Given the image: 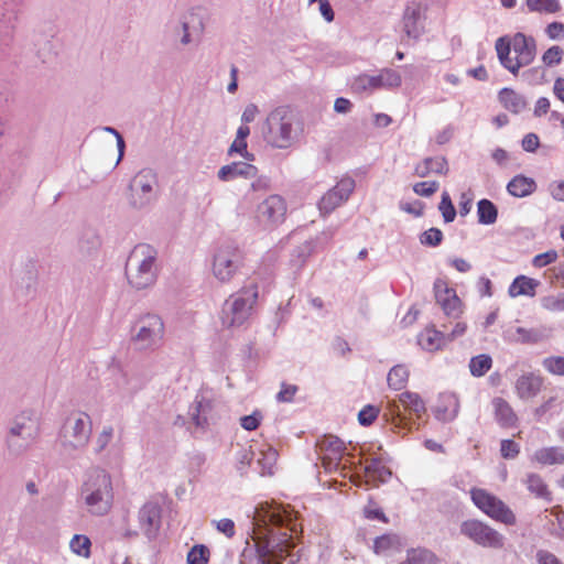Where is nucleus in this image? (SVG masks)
I'll return each mask as SVG.
<instances>
[{"instance_id":"nucleus-1","label":"nucleus","mask_w":564,"mask_h":564,"mask_svg":"<svg viewBox=\"0 0 564 564\" xmlns=\"http://www.w3.org/2000/svg\"><path fill=\"white\" fill-rule=\"evenodd\" d=\"M261 517L263 521L274 527H285L291 533L283 532L282 538L275 541L270 536L267 541L256 543V552L249 557L247 564H281L295 546L293 533L297 532V523L292 514L281 507H269L263 510Z\"/></svg>"},{"instance_id":"nucleus-2","label":"nucleus","mask_w":564,"mask_h":564,"mask_svg":"<svg viewBox=\"0 0 564 564\" xmlns=\"http://www.w3.org/2000/svg\"><path fill=\"white\" fill-rule=\"evenodd\" d=\"M495 48L501 65L513 75L530 65L536 54V43L533 37L518 32L512 37L500 36Z\"/></svg>"},{"instance_id":"nucleus-3","label":"nucleus","mask_w":564,"mask_h":564,"mask_svg":"<svg viewBox=\"0 0 564 564\" xmlns=\"http://www.w3.org/2000/svg\"><path fill=\"white\" fill-rule=\"evenodd\" d=\"M85 505L94 516L107 514L113 501V488L110 475L101 469L93 470L82 490Z\"/></svg>"},{"instance_id":"nucleus-4","label":"nucleus","mask_w":564,"mask_h":564,"mask_svg":"<svg viewBox=\"0 0 564 564\" xmlns=\"http://www.w3.org/2000/svg\"><path fill=\"white\" fill-rule=\"evenodd\" d=\"M295 115L288 107H278L267 117L262 129L268 144L278 149H288L294 141Z\"/></svg>"},{"instance_id":"nucleus-5","label":"nucleus","mask_w":564,"mask_h":564,"mask_svg":"<svg viewBox=\"0 0 564 564\" xmlns=\"http://www.w3.org/2000/svg\"><path fill=\"white\" fill-rule=\"evenodd\" d=\"M156 251L147 243H140L131 251L126 274L129 283L138 290L145 289L155 281L154 262Z\"/></svg>"},{"instance_id":"nucleus-6","label":"nucleus","mask_w":564,"mask_h":564,"mask_svg":"<svg viewBox=\"0 0 564 564\" xmlns=\"http://www.w3.org/2000/svg\"><path fill=\"white\" fill-rule=\"evenodd\" d=\"M258 300V285L252 283L231 295L223 305L220 321L227 329L242 326L251 315V310Z\"/></svg>"},{"instance_id":"nucleus-7","label":"nucleus","mask_w":564,"mask_h":564,"mask_svg":"<svg viewBox=\"0 0 564 564\" xmlns=\"http://www.w3.org/2000/svg\"><path fill=\"white\" fill-rule=\"evenodd\" d=\"M473 503L487 517L508 527L517 524L513 510L499 497L479 487L469 490Z\"/></svg>"},{"instance_id":"nucleus-8","label":"nucleus","mask_w":564,"mask_h":564,"mask_svg":"<svg viewBox=\"0 0 564 564\" xmlns=\"http://www.w3.org/2000/svg\"><path fill=\"white\" fill-rule=\"evenodd\" d=\"M473 503L487 517L508 527L517 524L513 510L499 497L479 487L469 490Z\"/></svg>"},{"instance_id":"nucleus-9","label":"nucleus","mask_w":564,"mask_h":564,"mask_svg":"<svg viewBox=\"0 0 564 564\" xmlns=\"http://www.w3.org/2000/svg\"><path fill=\"white\" fill-rule=\"evenodd\" d=\"M165 325L156 314L142 315L134 324L132 341L141 349H154L164 338Z\"/></svg>"},{"instance_id":"nucleus-10","label":"nucleus","mask_w":564,"mask_h":564,"mask_svg":"<svg viewBox=\"0 0 564 564\" xmlns=\"http://www.w3.org/2000/svg\"><path fill=\"white\" fill-rule=\"evenodd\" d=\"M460 533L482 547L502 549L505 546L503 535L477 519L464 521L460 525Z\"/></svg>"},{"instance_id":"nucleus-11","label":"nucleus","mask_w":564,"mask_h":564,"mask_svg":"<svg viewBox=\"0 0 564 564\" xmlns=\"http://www.w3.org/2000/svg\"><path fill=\"white\" fill-rule=\"evenodd\" d=\"M243 256L236 246L220 247L213 262V273L221 282L229 281L242 264Z\"/></svg>"},{"instance_id":"nucleus-12","label":"nucleus","mask_w":564,"mask_h":564,"mask_svg":"<svg viewBox=\"0 0 564 564\" xmlns=\"http://www.w3.org/2000/svg\"><path fill=\"white\" fill-rule=\"evenodd\" d=\"M316 445L325 470L329 473L337 470L347 451L344 441L335 435H324Z\"/></svg>"},{"instance_id":"nucleus-13","label":"nucleus","mask_w":564,"mask_h":564,"mask_svg":"<svg viewBox=\"0 0 564 564\" xmlns=\"http://www.w3.org/2000/svg\"><path fill=\"white\" fill-rule=\"evenodd\" d=\"M91 434V420L84 412L70 414L65 423V440L73 447L85 446Z\"/></svg>"},{"instance_id":"nucleus-14","label":"nucleus","mask_w":564,"mask_h":564,"mask_svg":"<svg viewBox=\"0 0 564 564\" xmlns=\"http://www.w3.org/2000/svg\"><path fill=\"white\" fill-rule=\"evenodd\" d=\"M355 189V181L344 177L327 191L318 202V209L323 216H327L348 200Z\"/></svg>"},{"instance_id":"nucleus-15","label":"nucleus","mask_w":564,"mask_h":564,"mask_svg":"<svg viewBox=\"0 0 564 564\" xmlns=\"http://www.w3.org/2000/svg\"><path fill=\"white\" fill-rule=\"evenodd\" d=\"M436 303L441 306L446 316L458 318L464 312V305L457 296L456 291L445 280L437 279L434 282Z\"/></svg>"},{"instance_id":"nucleus-16","label":"nucleus","mask_w":564,"mask_h":564,"mask_svg":"<svg viewBox=\"0 0 564 564\" xmlns=\"http://www.w3.org/2000/svg\"><path fill=\"white\" fill-rule=\"evenodd\" d=\"M286 203L280 195H271L258 207L260 220L268 227L281 225L286 215Z\"/></svg>"},{"instance_id":"nucleus-17","label":"nucleus","mask_w":564,"mask_h":564,"mask_svg":"<svg viewBox=\"0 0 564 564\" xmlns=\"http://www.w3.org/2000/svg\"><path fill=\"white\" fill-rule=\"evenodd\" d=\"M427 7L421 2H411L403 13V30L409 37L417 39L424 31L423 21Z\"/></svg>"},{"instance_id":"nucleus-18","label":"nucleus","mask_w":564,"mask_h":564,"mask_svg":"<svg viewBox=\"0 0 564 564\" xmlns=\"http://www.w3.org/2000/svg\"><path fill=\"white\" fill-rule=\"evenodd\" d=\"M544 386V378L534 372L521 375L514 384L517 395L522 400L535 398Z\"/></svg>"},{"instance_id":"nucleus-19","label":"nucleus","mask_w":564,"mask_h":564,"mask_svg":"<svg viewBox=\"0 0 564 564\" xmlns=\"http://www.w3.org/2000/svg\"><path fill=\"white\" fill-rule=\"evenodd\" d=\"M154 182L155 178L151 172L142 171L134 176L130 184L133 205L142 206L149 200V195L152 193Z\"/></svg>"},{"instance_id":"nucleus-20","label":"nucleus","mask_w":564,"mask_h":564,"mask_svg":"<svg viewBox=\"0 0 564 564\" xmlns=\"http://www.w3.org/2000/svg\"><path fill=\"white\" fill-rule=\"evenodd\" d=\"M448 343V337L441 330L436 329L434 325L426 326L417 335V344L422 349L434 352L443 349Z\"/></svg>"},{"instance_id":"nucleus-21","label":"nucleus","mask_w":564,"mask_h":564,"mask_svg":"<svg viewBox=\"0 0 564 564\" xmlns=\"http://www.w3.org/2000/svg\"><path fill=\"white\" fill-rule=\"evenodd\" d=\"M494 415L497 423L503 429L517 426L518 416L510 403L501 397H496L491 401Z\"/></svg>"},{"instance_id":"nucleus-22","label":"nucleus","mask_w":564,"mask_h":564,"mask_svg":"<svg viewBox=\"0 0 564 564\" xmlns=\"http://www.w3.org/2000/svg\"><path fill=\"white\" fill-rule=\"evenodd\" d=\"M459 411V400L454 393H442L435 408V416L442 421L454 420Z\"/></svg>"},{"instance_id":"nucleus-23","label":"nucleus","mask_w":564,"mask_h":564,"mask_svg":"<svg viewBox=\"0 0 564 564\" xmlns=\"http://www.w3.org/2000/svg\"><path fill=\"white\" fill-rule=\"evenodd\" d=\"M538 188L536 182L532 177L523 174L513 176L507 184L508 193L517 198L532 195Z\"/></svg>"},{"instance_id":"nucleus-24","label":"nucleus","mask_w":564,"mask_h":564,"mask_svg":"<svg viewBox=\"0 0 564 564\" xmlns=\"http://www.w3.org/2000/svg\"><path fill=\"white\" fill-rule=\"evenodd\" d=\"M140 530L147 535L152 536L159 527L160 512L155 506L145 505L139 510Z\"/></svg>"},{"instance_id":"nucleus-25","label":"nucleus","mask_w":564,"mask_h":564,"mask_svg":"<svg viewBox=\"0 0 564 564\" xmlns=\"http://www.w3.org/2000/svg\"><path fill=\"white\" fill-rule=\"evenodd\" d=\"M531 460L542 466L564 464V448L561 446L539 448L532 455Z\"/></svg>"},{"instance_id":"nucleus-26","label":"nucleus","mask_w":564,"mask_h":564,"mask_svg":"<svg viewBox=\"0 0 564 564\" xmlns=\"http://www.w3.org/2000/svg\"><path fill=\"white\" fill-rule=\"evenodd\" d=\"M258 173V169L249 163H231L228 165H224L218 171V177L221 181H229L238 176L243 177H254Z\"/></svg>"},{"instance_id":"nucleus-27","label":"nucleus","mask_w":564,"mask_h":564,"mask_svg":"<svg viewBox=\"0 0 564 564\" xmlns=\"http://www.w3.org/2000/svg\"><path fill=\"white\" fill-rule=\"evenodd\" d=\"M538 286L539 281L527 275H518L509 285L508 294L510 297H518L522 295L532 297L535 295Z\"/></svg>"},{"instance_id":"nucleus-28","label":"nucleus","mask_w":564,"mask_h":564,"mask_svg":"<svg viewBox=\"0 0 564 564\" xmlns=\"http://www.w3.org/2000/svg\"><path fill=\"white\" fill-rule=\"evenodd\" d=\"M527 489L538 499L550 502L552 500V491L543 477L536 473H530L524 479Z\"/></svg>"},{"instance_id":"nucleus-29","label":"nucleus","mask_w":564,"mask_h":564,"mask_svg":"<svg viewBox=\"0 0 564 564\" xmlns=\"http://www.w3.org/2000/svg\"><path fill=\"white\" fill-rule=\"evenodd\" d=\"M446 171L447 163L443 156L426 158L414 167V174L419 177H425L431 173L443 174Z\"/></svg>"},{"instance_id":"nucleus-30","label":"nucleus","mask_w":564,"mask_h":564,"mask_svg":"<svg viewBox=\"0 0 564 564\" xmlns=\"http://www.w3.org/2000/svg\"><path fill=\"white\" fill-rule=\"evenodd\" d=\"M367 482H384L391 477L390 469L380 460H367L364 467Z\"/></svg>"},{"instance_id":"nucleus-31","label":"nucleus","mask_w":564,"mask_h":564,"mask_svg":"<svg viewBox=\"0 0 564 564\" xmlns=\"http://www.w3.org/2000/svg\"><path fill=\"white\" fill-rule=\"evenodd\" d=\"M278 452L270 445H262L258 452L257 464L261 475H273L278 462Z\"/></svg>"},{"instance_id":"nucleus-32","label":"nucleus","mask_w":564,"mask_h":564,"mask_svg":"<svg viewBox=\"0 0 564 564\" xmlns=\"http://www.w3.org/2000/svg\"><path fill=\"white\" fill-rule=\"evenodd\" d=\"M499 101L509 111L518 113L525 107V101L521 95L511 88H503L499 91Z\"/></svg>"},{"instance_id":"nucleus-33","label":"nucleus","mask_w":564,"mask_h":564,"mask_svg":"<svg viewBox=\"0 0 564 564\" xmlns=\"http://www.w3.org/2000/svg\"><path fill=\"white\" fill-rule=\"evenodd\" d=\"M399 401L405 410L410 411V413L415 414L416 417H421L426 412L425 403L417 393L409 391L403 392L400 395Z\"/></svg>"},{"instance_id":"nucleus-34","label":"nucleus","mask_w":564,"mask_h":564,"mask_svg":"<svg viewBox=\"0 0 564 564\" xmlns=\"http://www.w3.org/2000/svg\"><path fill=\"white\" fill-rule=\"evenodd\" d=\"M250 134L248 126H240L237 135L229 148V154L238 153L248 160H252V155L247 151V138Z\"/></svg>"},{"instance_id":"nucleus-35","label":"nucleus","mask_w":564,"mask_h":564,"mask_svg":"<svg viewBox=\"0 0 564 564\" xmlns=\"http://www.w3.org/2000/svg\"><path fill=\"white\" fill-rule=\"evenodd\" d=\"M477 216L480 224L491 225L497 220L498 209L491 200L484 198L477 204Z\"/></svg>"},{"instance_id":"nucleus-36","label":"nucleus","mask_w":564,"mask_h":564,"mask_svg":"<svg viewBox=\"0 0 564 564\" xmlns=\"http://www.w3.org/2000/svg\"><path fill=\"white\" fill-rule=\"evenodd\" d=\"M382 88L381 87V84H380V78H379V75H376V76H370V75H359L358 77H356L351 84V89L355 91V93H358V94H362V93H366V91H373V90H377V89H380Z\"/></svg>"},{"instance_id":"nucleus-37","label":"nucleus","mask_w":564,"mask_h":564,"mask_svg":"<svg viewBox=\"0 0 564 564\" xmlns=\"http://www.w3.org/2000/svg\"><path fill=\"white\" fill-rule=\"evenodd\" d=\"M409 376V369L404 365H397L388 373V384L393 390H401L406 386Z\"/></svg>"},{"instance_id":"nucleus-38","label":"nucleus","mask_w":564,"mask_h":564,"mask_svg":"<svg viewBox=\"0 0 564 564\" xmlns=\"http://www.w3.org/2000/svg\"><path fill=\"white\" fill-rule=\"evenodd\" d=\"M399 538L395 534H383L373 542V552L376 554H386L399 547Z\"/></svg>"},{"instance_id":"nucleus-39","label":"nucleus","mask_w":564,"mask_h":564,"mask_svg":"<svg viewBox=\"0 0 564 564\" xmlns=\"http://www.w3.org/2000/svg\"><path fill=\"white\" fill-rule=\"evenodd\" d=\"M492 366V359L489 355L481 354L470 359L469 369L474 377H482Z\"/></svg>"},{"instance_id":"nucleus-40","label":"nucleus","mask_w":564,"mask_h":564,"mask_svg":"<svg viewBox=\"0 0 564 564\" xmlns=\"http://www.w3.org/2000/svg\"><path fill=\"white\" fill-rule=\"evenodd\" d=\"M401 564H437V557L431 551L416 549L410 551Z\"/></svg>"},{"instance_id":"nucleus-41","label":"nucleus","mask_w":564,"mask_h":564,"mask_svg":"<svg viewBox=\"0 0 564 564\" xmlns=\"http://www.w3.org/2000/svg\"><path fill=\"white\" fill-rule=\"evenodd\" d=\"M525 3L531 12L556 13L561 10L557 0H525Z\"/></svg>"},{"instance_id":"nucleus-42","label":"nucleus","mask_w":564,"mask_h":564,"mask_svg":"<svg viewBox=\"0 0 564 564\" xmlns=\"http://www.w3.org/2000/svg\"><path fill=\"white\" fill-rule=\"evenodd\" d=\"M70 550L83 557L90 556L91 542L88 536L83 534H75L69 542Z\"/></svg>"},{"instance_id":"nucleus-43","label":"nucleus","mask_w":564,"mask_h":564,"mask_svg":"<svg viewBox=\"0 0 564 564\" xmlns=\"http://www.w3.org/2000/svg\"><path fill=\"white\" fill-rule=\"evenodd\" d=\"M210 552L204 544L194 545L187 553V564H207Z\"/></svg>"},{"instance_id":"nucleus-44","label":"nucleus","mask_w":564,"mask_h":564,"mask_svg":"<svg viewBox=\"0 0 564 564\" xmlns=\"http://www.w3.org/2000/svg\"><path fill=\"white\" fill-rule=\"evenodd\" d=\"M378 75L382 88H398L401 86V75L394 69L384 68Z\"/></svg>"},{"instance_id":"nucleus-45","label":"nucleus","mask_w":564,"mask_h":564,"mask_svg":"<svg viewBox=\"0 0 564 564\" xmlns=\"http://www.w3.org/2000/svg\"><path fill=\"white\" fill-rule=\"evenodd\" d=\"M543 368L553 376H564V356H550L542 360Z\"/></svg>"},{"instance_id":"nucleus-46","label":"nucleus","mask_w":564,"mask_h":564,"mask_svg":"<svg viewBox=\"0 0 564 564\" xmlns=\"http://www.w3.org/2000/svg\"><path fill=\"white\" fill-rule=\"evenodd\" d=\"M564 50L558 45L549 47L542 55V63L546 67H553L562 63Z\"/></svg>"},{"instance_id":"nucleus-47","label":"nucleus","mask_w":564,"mask_h":564,"mask_svg":"<svg viewBox=\"0 0 564 564\" xmlns=\"http://www.w3.org/2000/svg\"><path fill=\"white\" fill-rule=\"evenodd\" d=\"M440 212L445 223H452L456 217V210L447 192L442 194Z\"/></svg>"},{"instance_id":"nucleus-48","label":"nucleus","mask_w":564,"mask_h":564,"mask_svg":"<svg viewBox=\"0 0 564 564\" xmlns=\"http://www.w3.org/2000/svg\"><path fill=\"white\" fill-rule=\"evenodd\" d=\"M380 409L378 406L367 404L358 413V422L364 426L371 425L379 416Z\"/></svg>"},{"instance_id":"nucleus-49","label":"nucleus","mask_w":564,"mask_h":564,"mask_svg":"<svg viewBox=\"0 0 564 564\" xmlns=\"http://www.w3.org/2000/svg\"><path fill=\"white\" fill-rule=\"evenodd\" d=\"M516 340L522 344H535L541 339V334L535 329L518 327Z\"/></svg>"},{"instance_id":"nucleus-50","label":"nucleus","mask_w":564,"mask_h":564,"mask_svg":"<svg viewBox=\"0 0 564 564\" xmlns=\"http://www.w3.org/2000/svg\"><path fill=\"white\" fill-rule=\"evenodd\" d=\"M28 423L19 422L11 429L12 435H26L29 437L33 436V434L37 431V423L34 420L28 417Z\"/></svg>"},{"instance_id":"nucleus-51","label":"nucleus","mask_w":564,"mask_h":564,"mask_svg":"<svg viewBox=\"0 0 564 564\" xmlns=\"http://www.w3.org/2000/svg\"><path fill=\"white\" fill-rule=\"evenodd\" d=\"M438 187L440 184L436 181H424L414 184L413 192L419 196L430 197L437 192Z\"/></svg>"},{"instance_id":"nucleus-52","label":"nucleus","mask_w":564,"mask_h":564,"mask_svg":"<svg viewBox=\"0 0 564 564\" xmlns=\"http://www.w3.org/2000/svg\"><path fill=\"white\" fill-rule=\"evenodd\" d=\"M558 258L557 251L552 249L546 252L539 253L532 259V265L534 268L541 269L551 263H554Z\"/></svg>"},{"instance_id":"nucleus-53","label":"nucleus","mask_w":564,"mask_h":564,"mask_svg":"<svg viewBox=\"0 0 564 564\" xmlns=\"http://www.w3.org/2000/svg\"><path fill=\"white\" fill-rule=\"evenodd\" d=\"M253 457V452L250 448L240 447L236 453L237 469L242 474L249 467Z\"/></svg>"},{"instance_id":"nucleus-54","label":"nucleus","mask_w":564,"mask_h":564,"mask_svg":"<svg viewBox=\"0 0 564 564\" xmlns=\"http://www.w3.org/2000/svg\"><path fill=\"white\" fill-rule=\"evenodd\" d=\"M443 240V232L438 228H430L429 230H425L421 236V243L436 247L438 246Z\"/></svg>"},{"instance_id":"nucleus-55","label":"nucleus","mask_w":564,"mask_h":564,"mask_svg":"<svg viewBox=\"0 0 564 564\" xmlns=\"http://www.w3.org/2000/svg\"><path fill=\"white\" fill-rule=\"evenodd\" d=\"M500 453L505 459H513L520 453V446L512 440H502L500 444Z\"/></svg>"},{"instance_id":"nucleus-56","label":"nucleus","mask_w":564,"mask_h":564,"mask_svg":"<svg viewBox=\"0 0 564 564\" xmlns=\"http://www.w3.org/2000/svg\"><path fill=\"white\" fill-rule=\"evenodd\" d=\"M384 416H387L388 420L390 419L392 424H394V426L398 427L401 425V423L403 422V419L401 416L400 405L397 401L388 402V405H387V409L384 412Z\"/></svg>"},{"instance_id":"nucleus-57","label":"nucleus","mask_w":564,"mask_h":564,"mask_svg":"<svg viewBox=\"0 0 564 564\" xmlns=\"http://www.w3.org/2000/svg\"><path fill=\"white\" fill-rule=\"evenodd\" d=\"M208 404H204L203 401H197L195 403L194 412L192 413V420L196 427L205 429L208 425V420L205 415H200L202 412H205V408H207Z\"/></svg>"},{"instance_id":"nucleus-58","label":"nucleus","mask_w":564,"mask_h":564,"mask_svg":"<svg viewBox=\"0 0 564 564\" xmlns=\"http://www.w3.org/2000/svg\"><path fill=\"white\" fill-rule=\"evenodd\" d=\"M543 307L551 312L564 311V293L556 296H547L543 300Z\"/></svg>"},{"instance_id":"nucleus-59","label":"nucleus","mask_w":564,"mask_h":564,"mask_svg":"<svg viewBox=\"0 0 564 564\" xmlns=\"http://www.w3.org/2000/svg\"><path fill=\"white\" fill-rule=\"evenodd\" d=\"M297 390V386L283 382L281 384V390L276 394V400L279 402H291L293 401Z\"/></svg>"},{"instance_id":"nucleus-60","label":"nucleus","mask_w":564,"mask_h":564,"mask_svg":"<svg viewBox=\"0 0 564 564\" xmlns=\"http://www.w3.org/2000/svg\"><path fill=\"white\" fill-rule=\"evenodd\" d=\"M261 420V413L256 411L250 415L242 416L240 419V425L247 431H254L259 427Z\"/></svg>"},{"instance_id":"nucleus-61","label":"nucleus","mask_w":564,"mask_h":564,"mask_svg":"<svg viewBox=\"0 0 564 564\" xmlns=\"http://www.w3.org/2000/svg\"><path fill=\"white\" fill-rule=\"evenodd\" d=\"M214 523L216 525V529L227 538L230 539L235 535V523L231 519L224 518L218 521H214Z\"/></svg>"},{"instance_id":"nucleus-62","label":"nucleus","mask_w":564,"mask_h":564,"mask_svg":"<svg viewBox=\"0 0 564 564\" xmlns=\"http://www.w3.org/2000/svg\"><path fill=\"white\" fill-rule=\"evenodd\" d=\"M545 33L550 40L564 39V23L556 21L550 23L545 29Z\"/></svg>"},{"instance_id":"nucleus-63","label":"nucleus","mask_w":564,"mask_h":564,"mask_svg":"<svg viewBox=\"0 0 564 564\" xmlns=\"http://www.w3.org/2000/svg\"><path fill=\"white\" fill-rule=\"evenodd\" d=\"M112 436H113L112 426H105L96 438V444L98 446V451H102L104 448H106L107 445L112 440Z\"/></svg>"},{"instance_id":"nucleus-64","label":"nucleus","mask_w":564,"mask_h":564,"mask_svg":"<svg viewBox=\"0 0 564 564\" xmlns=\"http://www.w3.org/2000/svg\"><path fill=\"white\" fill-rule=\"evenodd\" d=\"M551 196L557 202H564V181H554L549 185Z\"/></svg>"}]
</instances>
